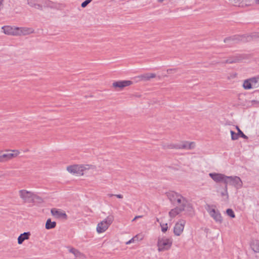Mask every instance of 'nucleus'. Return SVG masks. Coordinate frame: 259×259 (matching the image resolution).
Listing matches in <instances>:
<instances>
[{"instance_id": "obj_1", "label": "nucleus", "mask_w": 259, "mask_h": 259, "mask_svg": "<svg viewBox=\"0 0 259 259\" xmlns=\"http://www.w3.org/2000/svg\"><path fill=\"white\" fill-rule=\"evenodd\" d=\"M167 197L170 201L176 206L168 212L169 217L172 219L184 212L188 217L195 215V210L191 201L181 194L175 191L167 193Z\"/></svg>"}, {"instance_id": "obj_2", "label": "nucleus", "mask_w": 259, "mask_h": 259, "mask_svg": "<svg viewBox=\"0 0 259 259\" xmlns=\"http://www.w3.org/2000/svg\"><path fill=\"white\" fill-rule=\"evenodd\" d=\"M96 166L91 164H72L66 166V171L70 175L75 176L81 177L85 172L91 170H94Z\"/></svg>"}, {"instance_id": "obj_3", "label": "nucleus", "mask_w": 259, "mask_h": 259, "mask_svg": "<svg viewBox=\"0 0 259 259\" xmlns=\"http://www.w3.org/2000/svg\"><path fill=\"white\" fill-rule=\"evenodd\" d=\"M113 221V216L109 215L98 222L95 228L97 234L98 235L104 234L109 229Z\"/></svg>"}, {"instance_id": "obj_4", "label": "nucleus", "mask_w": 259, "mask_h": 259, "mask_svg": "<svg viewBox=\"0 0 259 259\" xmlns=\"http://www.w3.org/2000/svg\"><path fill=\"white\" fill-rule=\"evenodd\" d=\"M172 244L170 238L165 236L159 237L157 240V249L159 251H164L169 250Z\"/></svg>"}, {"instance_id": "obj_5", "label": "nucleus", "mask_w": 259, "mask_h": 259, "mask_svg": "<svg viewBox=\"0 0 259 259\" xmlns=\"http://www.w3.org/2000/svg\"><path fill=\"white\" fill-rule=\"evenodd\" d=\"M186 220L181 218L178 220L173 227V233L175 236L179 237L183 234L186 225Z\"/></svg>"}, {"instance_id": "obj_6", "label": "nucleus", "mask_w": 259, "mask_h": 259, "mask_svg": "<svg viewBox=\"0 0 259 259\" xmlns=\"http://www.w3.org/2000/svg\"><path fill=\"white\" fill-rule=\"evenodd\" d=\"M205 209L216 223L219 224L223 223V219L220 212L214 206L208 205L206 206Z\"/></svg>"}, {"instance_id": "obj_7", "label": "nucleus", "mask_w": 259, "mask_h": 259, "mask_svg": "<svg viewBox=\"0 0 259 259\" xmlns=\"http://www.w3.org/2000/svg\"><path fill=\"white\" fill-rule=\"evenodd\" d=\"M2 161H7L18 156L20 152L18 150H2Z\"/></svg>"}, {"instance_id": "obj_8", "label": "nucleus", "mask_w": 259, "mask_h": 259, "mask_svg": "<svg viewBox=\"0 0 259 259\" xmlns=\"http://www.w3.org/2000/svg\"><path fill=\"white\" fill-rule=\"evenodd\" d=\"M226 185H232L237 189H240L243 186V182L237 176H227Z\"/></svg>"}, {"instance_id": "obj_9", "label": "nucleus", "mask_w": 259, "mask_h": 259, "mask_svg": "<svg viewBox=\"0 0 259 259\" xmlns=\"http://www.w3.org/2000/svg\"><path fill=\"white\" fill-rule=\"evenodd\" d=\"M20 198L24 202H30L33 200L34 194L32 191L26 189H21L18 191Z\"/></svg>"}, {"instance_id": "obj_10", "label": "nucleus", "mask_w": 259, "mask_h": 259, "mask_svg": "<svg viewBox=\"0 0 259 259\" xmlns=\"http://www.w3.org/2000/svg\"><path fill=\"white\" fill-rule=\"evenodd\" d=\"M133 82L129 80H121L114 81L112 84V87L116 90H122L125 88L131 86Z\"/></svg>"}, {"instance_id": "obj_11", "label": "nucleus", "mask_w": 259, "mask_h": 259, "mask_svg": "<svg viewBox=\"0 0 259 259\" xmlns=\"http://www.w3.org/2000/svg\"><path fill=\"white\" fill-rule=\"evenodd\" d=\"M208 175L214 182L216 183L223 182L226 184L227 176L224 174L217 172H211L209 173Z\"/></svg>"}, {"instance_id": "obj_12", "label": "nucleus", "mask_w": 259, "mask_h": 259, "mask_svg": "<svg viewBox=\"0 0 259 259\" xmlns=\"http://www.w3.org/2000/svg\"><path fill=\"white\" fill-rule=\"evenodd\" d=\"M17 28L14 26L6 25L2 27L3 32L8 35H17Z\"/></svg>"}, {"instance_id": "obj_13", "label": "nucleus", "mask_w": 259, "mask_h": 259, "mask_svg": "<svg viewBox=\"0 0 259 259\" xmlns=\"http://www.w3.org/2000/svg\"><path fill=\"white\" fill-rule=\"evenodd\" d=\"M51 213L53 216L56 218L66 219L67 215L64 211L57 208H53L51 210Z\"/></svg>"}, {"instance_id": "obj_14", "label": "nucleus", "mask_w": 259, "mask_h": 259, "mask_svg": "<svg viewBox=\"0 0 259 259\" xmlns=\"http://www.w3.org/2000/svg\"><path fill=\"white\" fill-rule=\"evenodd\" d=\"M230 3L237 7H244L250 5L249 0H229Z\"/></svg>"}, {"instance_id": "obj_15", "label": "nucleus", "mask_w": 259, "mask_h": 259, "mask_svg": "<svg viewBox=\"0 0 259 259\" xmlns=\"http://www.w3.org/2000/svg\"><path fill=\"white\" fill-rule=\"evenodd\" d=\"M34 30L31 28L18 27L17 35H25L33 33Z\"/></svg>"}, {"instance_id": "obj_16", "label": "nucleus", "mask_w": 259, "mask_h": 259, "mask_svg": "<svg viewBox=\"0 0 259 259\" xmlns=\"http://www.w3.org/2000/svg\"><path fill=\"white\" fill-rule=\"evenodd\" d=\"M31 233L29 232H24L21 234L18 237L17 243L19 245H21L26 240L29 239Z\"/></svg>"}, {"instance_id": "obj_17", "label": "nucleus", "mask_w": 259, "mask_h": 259, "mask_svg": "<svg viewBox=\"0 0 259 259\" xmlns=\"http://www.w3.org/2000/svg\"><path fill=\"white\" fill-rule=\"evenodd\" d=\"M195 143L194 142L182 141L179 145V148L186 149H191L195 147Z\"/></svg>"}, {"instance_id": "obj_18", "label": "nucleus", "mask_w": 259, "mask_h": 259, "mask_svg": "<svg viewBox=\"0 0 259 259\" xmlns=\"http://www.w3.org/2000/svg\"><path fill=\"white\" fill-rule=\"evenodd\" d=\"M157 221L159 223L161 232L165 233L169 230V225L162 219H157Z\"/></svg>"}, {"instance_id": "obj_19", "label": "nucleus", "mask_w": 259, "mask_h": 259, "mask_svg": "<svg viewBox=\"0 0 259 259\" xmlns=\"http://www.w3.org/2000/svg\"><path fill=\"white\" fill-rule=\"evenodd\" d=\"M70 253L74 255L76 259H80L81 258H84V255L77 249L74 248H70L69 249Z\"/></svg>"}, {"instance_id": "obj_20", "label": "nucleus", "mask_w": 259, "mask_h": 259, "mask_svg": "<svg viewBox=\"0 0 259 259\" xmlns=\"http://www.w3.org/2000/svg\"><path fill=\"white\" fill-rule=\"evenodd\" d=\"M252 249L256 252H259V241L257 240H252L250 242Z\"/></svg>"}, {"instance_id": "obj_21", "label": "nucleus", "mask_w": 259, "mask_h": 259, "mask_svg": "<svg viewBox=\"0 0 259 259\" xmlns=\"http://www.w3.org/2000/svg\"><path fill=\"white\" fill-rule=\"evenodd\" d=\"M56 226V223L54 221H52L50 219L47 220L45 228L47 230H50L55 228Z\"/></svg>"}, {"instance_id": "obj_22", "label": "nucleus", "mask_w": 259, "mask_h": 259, "mask_svg": "<svg viewBox=\"0 0 259 259\" xmlns=\"http://www.w3.org/2000/svg\"><path fill=\"white\" fill-rule=\"evenodd\" d=\"M156 77V74L154 73H148L142 75V78L145 81L150 80L152 78Z\"/></svg>"}, {"instance_id": "obj_23", "label": "nucleus", "mask_w": 259, "mask_h": 259, "mask_svg": "<svg viewBox=\"0 0 259 259\" xmlns=\"http://www.w3.org/2000/svg\"><path fill=\"white\" fill-rule=\"evenodd\" d=\"M242 86L245 90H249L253 88L248 79L245 80L243 81Z\"/></svg>"}, {"instance_id": "obj_24", "label": "nucleus", "mask_w": 259, "mask_h": 259, "mask_svg": "<svg viewBox=\"0 0 259 259\" xmlns=\"http://www.w3.org/2000/svg\"><path fill=\"white\" fill-rule=\"evenodd\" d=\"M226 213L227 215L230 217L231 219H234L235 218V214L234 211L232 209L228 208L226 211Z\"/></svg>"}, {"instance_id": "obj_25", "label": "nucleus", "mask_w": 259, "mask_h": 259, "mask_svg": "<svg viewBox=\"0 0 259 259\" xmlns=\"http://www.w3.org/2000/svg\"><path fill=\"white\" fill-rule=\"evenodd\" d=\"M253 87H255L259 82L258 77H252L248 79Z\"/></svg>"}, {"instance_id": "obj_26", "label": "nucleus", "mask_w": 259, "mask_h": 259, "mask_svg": "<svg viewBox=\"0 0 259 259\" xmlns=\"http://www.w3.org/2000/svg\"><path fill=\"white\" fill-rule=\"evenodd\" d=\"M236 128L238 131L237 134H238V137L240 136L245 139H247L248 138L243 133L238 126H236Z\"/></svg>"}, {"instance_id": "obj_27", "label": "nucleus", "mask_w": 259, "mask_h": 259, "mask_svg": "<svg viewBox=\"0 0 259 259\" xmlns=\"http://www.w3.org/2000/svg\"><path fill=\"white\" fill-rule=\"evenodd\" d=\"M221 196L225 200H227L229 198V195L227 189L221 193Z\"/></svg>"}, {"instance_id": "obj_28", "label": "nucleus", "mask_w": 259, "mask_h": 259, "mask_svg": "<svg viewBox=\"0 0 259 259\" xmlns=\"http://www.w3.org/2000/svg\"><path fill=\"white\" fill-rule=\"evenodd\" d=\"M230 134L231 135V139L232 140H236L238 139V134H236L232 131H230Z\"/></svg>"}, {"instance_id": "obj_29", "label": "nucleus", "mask_w": 259, "mask_h": 259, "mask_svg": "<svg viewBox=\"0 0 259 259\" xmlns=\"http://www.w3.org/2000/svg\"><path fill=\"white\" fill-rule=\"evenodd\" d=\"M136 242L141 241L143 239V237L141 235L137 234L133 237Z\"/></svg>"}, {"instance_id": "obj_30", "label": "nucleus", "mask_w": 259, "mask_h": 259, "mask_svg": "<svg viewBox=\"0 0 259 259\" xmlns=\"http://www.w3.org/2000/svg\"><path fill=\"white\" fill-rule=\"evenodd\" d=\"M92 0H86L82 3L81 6L82 8H85L91 2Z\"/></svg>"}, {"instance_id": "obj_31", "label": "nucleus", "mask_w": 259, "mask_h": 259, "mask_svg": "<svg viewBox=\"0 0 259 259\" xmlns=\"http://www.w3.org/2000/svg\"><path fill=\"white\" fill-rule=\"evenodd\" d=\"M136 243V242L135 241L134 239L133 238H132V239H131L129 241H127L125 244L126 245H129L130 244H132V243Z\"/></svg>"}, {"instance_id": "obj_32", "label": "nucleus", "mask_w": 259, "mask_h": 259, "mask_svg": "<svg viewBox=\"0 0 259 259\" xmlns=\"http://www.w3.org/2000/svg\"><path fill=\"white\" fill-rule=\"evenodd\" d=\"M4 0H0V11L3 9L4 7Z\"/></svg>"}, {"instance_id": "obj_33", "label": "nucleus", "mask_w": 259, "mask_h": 259, "mask_svg": "<svg viewBox=\"0 0 259 259\" xmlns=\"http://www.w3.org/2000/svg\"><path fill=\"white\" fill-rule=\"evenodd\" d=\"M142 216L141 215H137V216H136L132 220V222H134L136 220H137V219H139V218H141Z\"/></svg>"}, {"instance_id": "obj_34", "label": "nucleus", "mask_w": 259, "mask_h": 259, "mask_svg": "<svg viewBox=\"0 0 259 259\" xmlns=\"http://www.w3.org/2000/svg\"><path fill=\"white\" fill-rule=\"evenodd\" d=\"M115 196L119 199H122L123 198V196L121 194H117L115 195Z\"/></svg>"}, {"instance_id": "obj_35", "label": "nucleus", "mask_w": 259, "mask_h": 259, "mask_svg": "<svg viewBox=\"0 0 259 259\" xmlns=\"http://www.w3.org/2000/svg\"><path fill=\"white\" fill-rule=\"evenodd\" d=\"M31 6H32V7H35V8H39V6L38 5H34V6L31 5Z\"/></svg>"}, {"instance_id": "obj_36", "label": "nucleus", "mask_w": 259, "mask_h": 259, "mask_svg": "<svg viewBox=\"0 0 259 259\" xmlns=\"http://www.w3.org/2000/svg\"><path fill=\"white\" fill-rule=\"evenodd\" d=\"M255 3L256 4L259 5V0H255Z\"/></svg>"}, {"instance_id": "obj_37", "label": "nucleus", "mask_w": 259, "mask_h": 259, "mask_svg": "<svg viewBox=\"0 0 259 259\" xmlns=\"http://www.w3.org/2000/svg\"><path fill=\"white\" fill-rule=\"evenodd\" d=\"M0 161H2V158H1V151H0Z\"/></svg>"}]
</instances>
